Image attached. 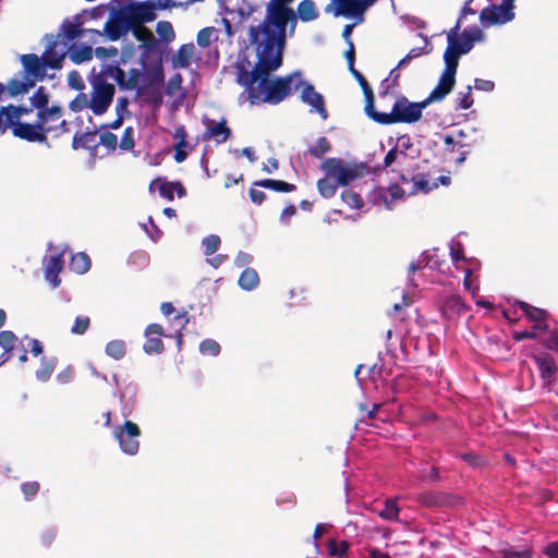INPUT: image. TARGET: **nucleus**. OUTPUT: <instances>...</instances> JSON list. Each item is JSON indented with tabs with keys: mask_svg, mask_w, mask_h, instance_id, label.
I'll use <instances>...</instances> for the list:
<instances>
[{
	"mask_svg": "<svg viewBox=\"0 0 558 558\" xmlns=\"http://www.w3.org/2000/svg\"><path fill=\"white\" fill-rule=\"evenodd\" d=\"M400 508L396 499L388 498L385 501V507L378 512V515L387 521L399 520Z\"/></svg>",
	"mask_w": 558,
	"mask_h": 558,
	"instance_id": "obj_44",
	"label": "nucleus"
},
{
	"mask_svg": "<svg viewBox=\"0 0 558 558\" xmlns=\"http://www.w3.org/2000/svg\"><path fill=\"white\" fill-rule=\"evenodd\" d=\"M318 11L313 0H303L298 5V15L302 22H311L318 17Z\"/></svg>",
	"mask_w": 558,
	"mask_h": 558,
	"instance_id": "obj_36",
	"label": "nucleus"
},
{
	"mask_svg": "<svg viewBox=\"0 0 558 558\" xmlns=\"http://www.w3.org/2000/svg\"><path fill=\"white\" fill-rule=\"evenodd\" d=\"M293 0H270L266 7V16L256 26L248 29V41L260 45H279L286 47L287 28L292 35L295 31L296 13L288 4Z\"/></svg>",
	"mask_w": 558,
	"mask_h": 558,
	"instance_id": "obj_2",
	"label": "nucleus"
},
{
	"mask_svg": "<svg viewBox=\"0 0 558 558\" xmlns=\"http://www.w3.org/2000/svg\"><path fill=\"white\" fill-rule=\"evenodd\" d=\"M202 244L204 245V254L211 256L219 250L221 240L217 234H209L202 240Z\"/></svg>",
	"mask_w": 558,
	"mask_h": 558,
	"instance_id": "obj_54",
	"label": "nucleus"
},
{
	"mask_svg": "<svg viewBox=\"0 0 558 558\" xmlns=\"http://www.w3.org/2000/svg\"><path fill=\"white\" fill-rule=\"evenodd\" d=\"M69 51H70V59L76 64L83 63L93 58V49L90 46H80V47L71 46L69 48Z\"/></svg>",
	"mask_w": 558,
	"mask_h": 558,
	"instance_id": "obj_43",
	"label": "nucleus"
},
{
	"mask_svg": "<svg viewBox=\"0 0 558 558\" xmlns=\"http://www.w3.org/2000/svg\"><path fill=\"white\" fill-rule=\"evenodd\" d=\"M518 306L524 312L527 319L534 323V329L541 331H545L548 329V325L546 323L548 313L545 310L530 305L524 301H519Z\"/></svg>",
	"mask_w": 558,
	"mask_h": 558,
	"instance_id": "obj_22",
	"label": "nucleus"
},
{
	"mask_svg": "<svg viewBox=\"0 0 558 558\" xmlns=\"http://www.w3.org/2000/svg\"><path fill=\"white\" fill-rule=\"evenodd\" d=\"M12 134L15 137L31 143H47V130L43 129L37 120L36 123L19 122L10 125Z\"/></svg>",
	"mask_w": 558,
	"mask_h": 558,
	"instance_id": "obj_13",
	"label": "nucleus"
},
{
	"mask_svg": "<svg viewBox=\"0 0 558 558\" xmlns=\"http://www.w3.org/2000/svg\"><path fill=\"white\" fill-rule=\"evenodd\" d=\"M442 86H437L430 92L428 97L420 102H411L405 96H399L392 106V110L389 113L377 112L372 109L368 117L375 122L384 125L395 123H414L422 118V111L430 102L441 101L447 95H449Z\"/></svg>",
	"mask_w": 558,
	"mask_h": 558,
	"instance_id": "obj_3",
	"label": "nucleus"
},
{
	"mask_svg": "<svg viewBox=\"0 0 558 558\" xmlns=\"http://www.w3.org/2000/svg\"><path fill=\"white\" fill-rule=\"evenodd\" d=\"M444 159L449 162L462 165L473 148L475 141L464 130L441 135Z\"/></svg>",
	"mask_w": 558,
	"mask_h": 558,
	"instance_id": "obj_5",
	"label": "nucleus"
},
{
	"mask_svg": "<svg viewBox=\"0 0 558 558\" xmlns=\"http://www.w3.org/2000/svg\"><path fill=\"white\" fill-rule=\"evenodd\" d=\"M326 547L330 556L343 558L349 551L350 543L348 541L337 542L336 539L330 538L328 539Z\"/></svg>",
	"mask_w": 558,
	"mask_h": 558,
	"instance_id": "obj_47",
	"label": "nucleus"
},
{
	"mask_svg": "<svg viewBox=\"0 0 558 558\" xmlns=\"http://www.w3.org/2000/svg\"><path fill=\"white\" fill-rule=\"evenodd\" d=\"M57 363L58 360L56 356H43L40 359V367L35 372L36 378L41 383L48 381L57 366Z\"/></svg>",
	"mask_w": 558,
	"mask_h": 558,
	"instance_id": "obj_34",
	"label": "nucleus"
},
{
	"mask_svg": "<svg viewBox=\"0 0 558 558\" xmlns=\"http://www.w3.org/2000/svg\"><path fill=\"white\" fill-rule=\"evenodd\" d=\"M411 181L413 182V189L412 194H415L417 192L428 193L432 190L438 187L437 182H429L428 175L425 173H416L411 178Z\"/></svg>",
	"mask_w": 558,
	"mask_h": 558,
	"instance_id": "obj_38",
	"label": "nucleus"
},
{
	"mask_svg": "<svg viewBox=\"0 0 558 558\" xmlns=\"http://www.w3.org/2000/svg\"><path fill=\"white\" fill-rule=\"evenodd\" d=\"M157 4L155 1L136 2L129 5L126 9V20L131 26L144 25V23L151 22L156 19L155 10Z\"/></svg>",
	"mask_w": 558,
	"mask_h": 558,
	"instance_id": "obj_12",
	"label": "nucleus"
},
{
	"mask_svg": "<svg viewBox=\"0 0 558 558\" xmlns=\"http://www.w3.org/2000/svg\"><path fill=\"white\" fill-rule=\"evenodd\" d=\"M301 89L300 99L302 102L312 107V110L316 111L322 119L328 118V111L325 106L324 97L320 93L316 92L314 85L303 80V75L296 80L294 90Z\"/></svg>",
	"mask_w": 558,
	"mask_h": 558,
	"instance_id": "obj_10",
	"label": "nucleus"
},
{
	"mask_svg": "<svg viewBox=\"0 0 558 558\" xmlns=\"http://www.w3.org/2000/svg\"><path fill=\"white\" fill-rule=\"evenodd\" d=\"M220 350V344L214 339H205L199 343V351L204 355L217 356Z\"/></svg>",
	"mask_w": 558,
	"mask_h": 558,
	"instance_id": "obj_56",
	"label": "nucleus"
},
{
	"mask_svg": "<svg viewBox=\"0 0 558 558\" xmlns=\"http://www.w3.org/2000/svg\"><path fill=\"white\" fill-rule=\"evenodd\" d=\"M163 328L159 324H149L145 329L146 341L144 343V351L147 354L160 353L163 350L162 337Z\"/></svg>",
	"mask_w": 558,
	"mask_h": 558,
	"instance_id": "obj_19",
	"label": "nucleus"
},
{
	"mask_svg": "<svg viewBox=\"0 0 558 558\" xmlns=\"http://www.w3.org/2000/svg\"><path fill=\"white\" fill-rule=\"evenodd\" d=\"M105 352L113 360H121L126 354V343L123 340H111L106 344Z\"/></svg>",
	"mask_w": 558,
	"mask_h": 558,
	"instance_id": "obj_46",
	"label": "nucleus"
},
{
	"mask_svg": "<svg viewBox=\"0 0 558 558\" xmlns=\"http://www.w3.org/2000/svg\"><path fill=\"white\" fill-rule=\"evenodd\" d=\"M514 17V13L505 8L501 3L499 5H490L484 8L480 13V20L483 24H505Z\"/></svg>",
	"mask_w": 558,
	"mask_h": 558,
	"instance_id": "obj_18",
	"label": "nucleus"
},
{
	"mask_svg": "<svg viewBox=\"0 0 558 558\" xmlns=\"http://www.w3.org/2000/svg\"><path fill=\"white\" fill-rule=\"evenodd\" d=\"M186 132L184 126L177 128V163L182 162L186 158L185 148L187 147Z\"/></svg>",
	"mask_w": 558,
	"mask_h": 558,
	"instance_id": "obj_51",
	"label": "nucleus"
},
{
	"mask_svg": "<svg viewBox=\"0 0 558 558\" xmlns=\"http://www.w3.org/2000/svg\"><path fill=\"white\" fill-rule=\"evenodd\" d=\"M40 489V484L37 481H28L21 484V490L24 499L31 501L35 498Z\"/></svg>",
	"mask_w": 558,
	"mask_h": 558,
	"instance_id": "obj_57",
	"label": "nucleus"
},
{
	"mask_svg": "<svg viewBox=\"0 0 558 558\" xmlns=\"http://www.w3.org/2000/svg\"><path fill=\"white\" fill-rule=\"evenodd\" d=\"M98 76L104 80L106 77L114 80L121 89L134 90L137 88L143 73L140 69H132L129 72V81H124V71L119 65L109 64L104 66Z\"/></svg>",
	"mask_w": 558,
	"mask_h": 558,
	"instance_id": "obj_11",
	"label": "nucleus"
},
{
	"mask_svg": "<svg viewBox=\"0 0 558 558\" xmlns=\"http://www.w3.org/2000/svg\"><path fill=\"white\" fill-rule=\"evenodd\" d=\"M90 85L89 109L95 116H102L112 104L116 93L114 85L107 83L106 80L99 76H95Z\"/></svg>",
	"mask_w": 558,
	"mask_h": 558,
	"instance_id": "obj_7",
	"label": "nucleus"
},
{
	"mask_svg": "<svg viewBox=\"0 0 558 558\" xmlns=\"http://www.w3.org/2000/svg\"><path fill=\"white\" fill-rule=\"evenodd\" d=\"M198 60L199 54L196 52V48L192 43L182 45L177 50V68H187Z\"/></svg>",
	"mask_w": 558,
	"mask_h": 558,
	"instance_id": "obj_27",
	"label": "nucleus"
},
{
	"mask_svg": "<svg viewBox=\"0 0 558 558\" xmlns=\"http://www.w3.org/2000/svg\"><path fill=\"white\" fill-rule=\"evenodd\" d=\"M350 73L357 81V83L360 84V86H361V88H362V90L364 93L365 100H366V102H365V112L368 116L369 112H372V109L374 108V93H373V89L371 88L368 82L363 76V74L360 71H357L355 68H352V70H350Z\"/></svg>",
	"mask_w": 558,
	"mask_h": 558,
	"instance_id": "obj_30",
	"label": "nucleus"
},
{
	"mask_svg": "<svg viewBox=\"0 0 558 558\" xmlns=\"http://www.w3.org/2000/svg\"><path fill=\"white\" fill-rule=\"evenodd\" d=\"M474 100L472 97V86H466L465 92H459L456 98V109L466 110L472 107Z\"/></svg>",
	"mask_w": 558,
	"mask_h": 558,
	"instance_id": "obj_52",
	"label": "nucleus"
},
{
	"mask_svg": "<svg viewBox=\"0 0 558 558\" xmlns=\"http://www.w3.org/2000/svg\"><path fill=\"white\" fill-rule=\"evenodd\" d=\"M241 289L245 291L254 290L259 283V276L254 268H245L238 280Z\"/></svg>",
	"mask_w": 558,
	"mask_h": 558,
	"instance_id": "obj_35",
	"label": "nucleus"
},
{
	"mask_svg": "<svg viewBox=\"0 0 558 558\" xmlns=\"http://www.w3.org/2000/svg\"><path fill=\"white\" fill-rule=\"evenodd\" d=\"M331 179V177L325 175L324 178L317 181L318 192L325 198H330L335 196L337 189L339 186L337 180L332 181Z\"/></svg>",
	"mask_w": 558,
	"mask_h": 558,
	"instance_id": "obj_42",
	"label": "nucleus"
},
{
	"mask_svg": "<svg viewBox=\"0 0 558 558\" xmlns=\"http://www.w3.org/2000/svg\"><path fill=\"white\" fill-rule=\"evenodd\" d=\"M99 145H102L108 150L114 151L118 146V137L116 134L105 131L99 136Z\"/></svg>",
	"mask_w": 558,
	"mask_h": 558,
	"instance_id": "obj_61",
	"label": "nucleus"
},
{
	"mask_svg": "<svg viewBox=\"0 0 558 558\" xmlns=\"http://www.w3.org/2000/svg\"><path fill=\"white\" fill-rule=\"evenodd\" d=\"M330 149L331 144L329 140L326 136H320L317 138L316 143L313 146L308 147V153L311 154V156L320 159Z\"/></svg>",
	"mask_w": 558,
	"mask_h": 558,
	"instance_id": "obj_50",
	"label": "nucleus"
},
{
	"mask_svg": "<svg viewBox=\"0 0 558 558\" xmlns=\"http://www.w3.org/2000/svg\"><path fill=\"white\" fill-rule=\"evenodd\" d=\"M24 76L36 85V82L46 77V69L48 68L43 59L35 53L21 56Z\"/></svg>",
	"mask_w": 558,
	"mask_h": 558,
	"instance_id": "obj_16",
	"label": "nucleus"
},
{
	"mask_svg": "<svg viewBox=\"0 0 558 558\" xmlns=\"http://www.w3.org/2000/svg\"><path fill=\"white\" fill-rule=\"evenodd\" d=\"M442 316L447 319H454L468 311V306L459 295L447 296L441 303Z\"/></svg>",
	"mask_w": 558,
	"mask_h": 558,
	"instance_id": "obj_25",
	"label": "nucleus"
},
{
	"mask_svg": "<svg viewBox=\"0 0 558 558\" xmlns=\"http://www.w3.org/2000/svg\"><path fill=\"white\" fill-rule=\"evenodd\" d=\"M254 186L270 189L275 192H281V193H290L294 192L296 190V185L292 183H288L286 181L281 180H274V179H263L259 181H255L253 183Z\"/></svg>",
	"mask_w": 558,
	"mask_h": 558,
	"instance_id": "obj_33",
	"label": "nucleus"
},
{
	"mask_svg": "<svg viewBox=\"0 0 558 558\" xmlns=\"http://www.w3.org/2000/svg\"><path fill=\"white\" fill-rule=\"evenodd\" d=\"M501 558H532V551L530 549L517 551L513 549H504L500 551Z\"/></svg>",
	"mask_w": 558,
	"mask_h": 558,
	"instance_id": "obj_64",
	"label": "nucleus"
},
{
	"mask_svg": "<svg viewBox=\"0 0 558 558\" xmlns=\"http://www.w3.org/2000/svg\"><path fill=\"white\" fill-rule=\"evenodd\" d=\"M158 191L159 195L167 199L174 197V182H167L160 178L153 180L149 184V192Z\"/></svg>",
	"mask_w": 558,
	"mask_h": 558,
	"instance_id": "obj_37",
	"label": "nucleus"
},
{
	"mask_svg": "<svg viewBox=\"0 0 558 558\" xmlns=\"http://www.w3.org/2000/svg\"><path fill=\"white\" fill-rule=\"evenodd\" d=\"M364 165H344L341 159L335 157L326 158L320 165V169L325 174L337 180L341 186H347L354 180L362 178L364 175Z\"/></svg>",
	"mask_w": 558,
	"mask_h": 558,
	"instance_id": "obj_6",
	"label": "nucleus"
},
{
	"mask_svg": "<svg viewBox=\"0 0 558 558\" xmlns=\"http://www.w3.org/2000/svg\"><path fill=\"white\" fill-rule=\"evenodd\" d=\"M404 190L399 184H391L388 189L379 187L374 192L375 204H383L387 209H391L393 201L402 199Z\"/></svg>",
	"mask_w": 558,
	"mask_h": 558,
	"instance_id": "obj_23",
	"label": "nucleus"
},
{
	"mask_svg": "<svg viewBox=\"0 0 558 558\" xmlns=\"http://www.w3.org/2000/svg\"><path fill=\"white\" fill-rule=\"evenodd\" d=\"M134 37L142 43V47L146 50H153L157 47V39L154 34L144 25L131 26Z\"/></svg>",
	"mask_w": 558,
	"mask_h": 558,
	"instance_id": "obj_29",
	"label": "nucleus"
},
{
	"mask_svg": "<svg viewBox=\"0 0 558 558\" xmlns=\"http://www.w3.org/2000/svg\"><path fill=\"white\" fill-rule=\"evenodd\" d=\"M415 500L426 508H445L459 505L461 498L445 492L427 490L420 493Z\"/></svg>",
	"mask_w": 558,
	"mask_h": 558,
	"instance_id": "obj_14",
	"label": "nucleus"
},
{
	"mask_svg": "<svg viewBox=\"0 0 558 558\" xmlns=\"http://www.w3.org/2000/svg\"><path fill=\"white\" fill-rule=\"evenodd\" d=\"M134 130L132 126L124 129L119 147L122 150H131L134 148Z\"/></svg>",
	"mask_w": 558,
	"mask_h": 558,
	"instance_id": "obj_60",
	"label": "nucleus"
},
{
	"mask_svg": "<svg viewBox=\"0 0 558 558\" xmlns=\"http://www.w3.org/2000/svg\"><path fill=\"white\" fill-rule=\"evenodd\" d=\"M60 28L62 31V35H63L64 39L66 40L63 44L64 47L68 45V43L73 41L76 38H78L84 32V29H82L78 24H74L69 21L63 22L61 24Z\"/></svg>",
	"mask_w": 558,
	"mask_h": 558,
	"instance_id": "obj_49",
	"label": "nucleus"
},
{
	"mask_svg": "<svg viewBox=\"0 0 558 558\" xmlns=\"http://www.w3.org/2000/svg\"><path fill=\"white\" fill-rule=\"evenodd\" d=\"M17 337L11 330L0 331V347L3 349L0 355V365L12 359V351L15 348Z\"/></svg>",
	"mask_w": 558,
	"mask_h": 558,
	"instance_id": "obj_28",
	"label": "nucleus"
},
{
	"mask_svg": "<svg viewBox=\"0 0 558 558\" xmlns=\"http://www.w3.org/2000/svg\"><path fill=\"white\" fill-rule=\"evenodd\" d=\"M254 47L257 61L252 70L244 63H236V83L244 87L251 105H278L295 88L301 71H294L286 76L269 80L270 73L278 70L283 62L286 47L279 45L251 44Z\"/></svg>",
	"mask_w": 558,
	"mask_h": 558,
	"instance_id": "obj_1",
	"label": "nucleus"
},
{
	"mask_svg": "<svg viewBox=\"0 0 558 558\" xmlns=\"http://www.w3.org/2000/svg\"><path fill=\"white\" fill-rule=\"evenodd\" d=\"M400 159L405 160L407 159V153L403 150H399L397 147H393L388 150L384 158V165L383 168L387 169L389 168L393 162L399 161Z\"/></svg>",
	"mask_w": 558,
	"mask_h": 558,
	"instance_id": "obj_58",
	"label": "nucleus"
},
{
	"mask_svg": "<svg viewBox=\"0 0 558 558\" xmlns=\"http://www.w3.org/2000/svg\"><path fill=\"white\" fill-rule=\"evenodd\" d=\"M64 262L62 254L50 255L45 260V279L52 286L58 288L61 283L59 274L62 271Z\"/></svg>",
	"mask_w": 558,
	"mask_h": 558,
	"instance_id": "obj_21",
	"label": "nucleus"
},
{
	"mask_svg": "<svg viewBox=\"0 0 558 558\" xmlns=\"http://www.w3.org/2000/svg\"><path fill=\"white\" fill-rule=\"evenodd\" d=\"M90 265H92L90 258L84 252L74 254L70 262L71 270H73L76 274H81V275L87 272L90 268Z\"/></svg>",
	"mask_w": 558,
	"mask_h": 558,
	"instance_id": "obj_40",
	"label": "nucleus"
},
{
	"mask_svg": "<svg viewBox=\"0 0 558 558\" xmlns=\"http://www.w3.org/2000/svg\"><path fill=\"white\" fill-rule=\"evenodd\" d=\"M213 40H218V29L214 26L202 28L196 36L197 45L202 48H207Z\"/></svg>",
	"mask_w": 558,
	"mask_h": 558,
	"instance_id": "obj_48",
	"label": "nucleus"
},
{
	"mask_svg": "<svg viewBox=\"0 0 558 558\" xmlns=\"http://www.w3.org/2000/svg\"><path fill=\"white\" fill-rule=\"evenodd\" d=\"M36 117L48 134L57 130L56 124L63 117V108L59 105H53L46 110L37 111Z\"/></svg>",
	"mask_w": 558,
	"mask_h": 558,
	"instance_id": "obj_24",
	"label": "nucleus"
},
{
	"mask_svg": "<svg viewBox=\"0 0 558 558\" xmlns=\"http://www.w3.org/2000/svg\"><path fill=\"white\" fill-rule=\"evenodd\" d=\"M131 29L130 22L126 20V13L120 12L109 19L104 27V32L110 40H118L122 35Z\"/></svg>",
	"mask_w": 558,
	"mask_h": 558,
	"instance_id": "obj_20",
	"label": "nucleus"
},
{
	"mask_svg": "<svg viewBox=\"0 0 558 558\" xmlns=\"http://www.w3.org/2000/svg\"><path fill=\"white\" fill-rule=\"evenodd\" d=\"M49 98L50 97L46 88L44 86H39L29 100L33 108L37 109V111H41L50 108L48 106Z\"/></svg>",
	"mask_w": 558,
	"mask_h": 558,
	"instance_id": "obj_45",
	"label": "nucleus"
},
{
	"mask_svg": "<svg viewBox=\"0 0 558 558\" xmlns=\"http://www.w3.org/2000/svg\"><path fill=\"white\" fill-rule=\"evenodd\" d=\"M341 199L351 208L360 209L363 207V199L360 194L352 190H343L341 193Z\"/></svg>",
	"mask_w": 558,
	"mask_h": 558,
	"instance_id": "obj_53",
	"label": "nucleus"
},
{
	"mask_svg": "<svg viewBox=\"0 0 558 558\" xmlns=\"http://www.w3.org/2000/svg\"><path fill=\"white\" fill-rule=\"evenodd\" d=\"M484 33L478 26L465 28L460 38L450 39L444 52L445 69L440 75L438 84L448 93H451L456 84V74L459 65V59L462 54L471 51L475 41H482Z\"/></svg>",
	"mask_w": 558,
	"mask_h": 558,
	"instance_id": "obj_4",
	"label": "nucleus"
},
{
	"mask_svg": "<svg viewBox=\"0 0 558 558\" xmlns=\"http://www.w3.org/2000/svg\"><path fill=\"white\" fill-rule=\"evenodd\" d=\"M378 0H330L325 8L326 13H332L335 17H352L356 24L363 23L364 13Z\"/></svg>",
	"mask_w": 558,
	"mask_h": 558,
	"instance_id": "obj_8",
	"label": "nucleus"
},
{
	"mask_svg": "<svg viewBox=\"0 0 558 558\" xmlns=\"http://www.w3.org/2000/svg\"><path fill=\"white\" fill-rule=\"evenodd\" d=\"M69 108L73 112H80L86 108H89L88 96L84 93L77 94L75 98L69 104Z\"/></svg>",
	"mask_w": 558,
	"mask_h": 558,
	"instance_id": "obj_59",
	"label": "nucleus"
},
{
	"mask_svg": "<svg viewBox=\"0 0 558 558\" xmlns=\"http://www.w3.org/2000/svg\"><path fill=\"white\" fill-rule=\"evenodd\" d=\"M141 435V428L132 421H125L123 425H118L113 429V436L119 441L121 450L131 456L138 452Z\"/></svg>",
	"mask_w": 558,
	"mask_h": 558,
	"instance_id": "obj_9",
	"label": "nucleus"
},
{
	"mask_svg": "<svg viewBox=\"0 0 558 558\" xmlns=\"http://www.w3.org/2000/svg\"><path fill=\"white\" fill-rule=\"evenodd\" d=\"M45 40L47 45L40 58L49 69H61L66 56L65 47L58 50L59 41L51 34H47Z\"/></svg>",
	"mask_w": 558,
	"mask_h": 558,
	"instance_id": "obj_15",
	"label": "nucleus"
},
{
	"mask_svg": "<svg viewBox=\"0 0 558 558\" xmlns=\"http://www.w3.org/2000/svg\"><path fill=\"white\" fill-rule=\"evenodd\" d=\"M535 363L537 365L539 375L545 381H550L554 375L557 373L555 361L551 356H536Z\"/></svg>",
	"mask_w": 558,
	"mask_h": 558,
	"instance_id": "obj_32",
	"label": "nucleus"
},
{
	"mask_svg": "<svg viewBox=\"0 0 558 558\" xmlns=\"http://www.w3.org/2000/svg\"><path fill=\"white\" fill-rule=\"evenodd\" d=\"M81 136V146L83 149L95 151L99 146V141H97V131H87L82 133Z\"/></svg>",
	"mask_w": 558,
	"mask_h": 558,
	"instance_id": "obj_55",
	"label": "nucleus"
},
{
	"mask_svg": "<svg viewBox=\"0 0 558 558\" xmlns=\"http://www.w3.org/2000/svg\"><path fill=\"white\" fill-rule=\"evenodd\" d=\"M418 35L424 39V46L410 49V51L398 62V68H403L407 64H409L411 60L418 58L421 56L428 54L432 51V48H428V38L423 34Z\"/></svg>",
	"mask_w": 558,
	"mask_h": 558,
	"instance_id": "obj_39",
	"label": "nucleus"
},
{
	"mask_svg": "<svg viewBox=\"0 0 558 558\" xmlns=\"http://www.w3.org/2000/svg\"><path fill=\"white\" fill-rule=\"evenodd\" d=\"M34 86L35 84L24 76L22 81L15 78L10 80L7 87L10 96L15 97L28 93Z\"/></svg>",
	"mask_w": 558,
	"mask_h": 558,
	"instance_id": "obj_41",
	"label": "nucleus"
},
{
	"mask_svg": "<svg viewBox=\"0 0 558 558\" xmlns=\"http://www.w3.org/2000/svg\"><path fill=\"white\" fill-rule=\"evenodd\" d=\"M156 32L165 41H169L173 35L172 24L167 21H160L157 23Z\"/></svg>",
	"mask_w": 558,
	"mask_h": 558,
	"instance_id": "obj_63",
	"label": "nucleus"
},
{
	"mask_svg": "<svg viewBox=\"0 0 558 558\" xmlns=\"http://www.w3.org/2000/svg\"><path fill=\"white\" fill-rule=\"evenodd\" d=\"M90 319L87 316H77L71 328V332L74 335H84L89 328Z\"/></svg>",
	"mask_w": 558,
	"mask_h": 558,
	"instance_id": "obj_62",
	"label": "nucleus"
},
{
	"mask_svg": "<svg viewBox=\"0 0 558 558\" xmlns=\"http://www.w3.org/2000/svg\"><path fill=\"white\" fill-rule=\"evenodd\" d=\"M231 129L228 128L226 120H222L218 123L211 121L210 124L207 125L205 133L208 138H214L218 144L225 143L231 136Z\"/></svg>",
	"mask_w": 558,
	"mask_h": 558,
	"instance_id": "obj_26",
	"label": "nucleus"
},
{
	"mask_svg": "<svg viewBox=\"0 0 558 558\" xmlns=\"http://www.w3.org/2000/svg\"><path fill=\"white\" fill-rule=\"evenodd\" d=\"M32 107L8 105L0 108V134L5 133L10 125L21 122V118L28 116Z\"/></svg>",
	"mask_w": 558,
	"mask_h": 558,
	"instance_id": "obj_17",
	"label": "nucleus"
},
{
	"mask_svg": "<svg viewBox=\"0 0 558 558\" xmlns=\"http://www.w3.org/2000/svg\"><path fill=\"white\" fill-rule=\"evenodd\" d=\"M144 77L150 86L161 87L163 85L165 74L160 59L151 66L145 69Z\"/></svg>",
	"mask_w": 558,
	"mask_h": 558,
	"instance_id": "obj_31",
	"label": "nucleus"
}]
</instances>
